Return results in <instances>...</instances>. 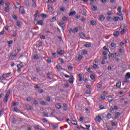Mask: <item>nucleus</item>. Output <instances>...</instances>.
Here are the masks:
<instances>
[{
    "label": "nucleus",
    "mask_w": 130,
    "mask_h": 130,
    "mask_svg": "<svg viewBox=\"0 0 130 130\" xmlns=\"http://www.w3.org/2000/svg\"><path fill=\"white\" fill-rule=\"evenodd\" d=\"M19 52V50H15L12 53H11L9 56L10 59H13V58H15L16 56H17V54H18V53Z\"/></svg>",
    "instance_id": "1"
},
{
    "label": "nucleus",
    "mask_w": 130,
    "mask_h": 130,
    "mask_svg": "<svg viewBox=\"0 0 130 130\" xmlns=\"http://www.w3.org/2000/svg\"><path fill=\"white\" fill-rule=\"evenodd\" d=\"M120 29H121L120 34L122 35H124L125 34V32H126V26L124 24H121L120 27Z\"/></svg>",
    "instance_id": "2"
},
{
    "label": "nucleus",
    "mask_w": 130,
    "mask_h": 130,
    "mask_svg": "<svg viewBox=\"0 0 130 130\" xmlns=\"http://www.w3.org/2000/svg\"><path fill=\"white\" fill-rule=\"evenodd\" d=\"M17 67L18 68L17 72L18 73H21V72H22V69L24 68V64H23V62H21L19 64H18Z\"/></svg>",
    "instance_id": "3"
},
{
    "label": "nucleus",
    "mask_w": 130,
    "mask_h": 130,
    "mask_svg": "<svg viewBox=\"0 0 130 130\" xmlns=\"http://www.w3.org/2000/svg\"><path fill=\"white\" fill-rule=\"evenodd\" d=\"M11 93V90H9L8 92L6 93V94L5 95V98L4 99V101H5L6 103L8 102L9 101V97H10V93Z\"/></svg>",
    "instance_id": "4"
},
{
    "label": "nucleus",
    "mask_w": 130,
    "mask_h": 130,
    "mask_svg": "<svg viewBox=\"0 0 130 130\" xmlns=\"http://www.w3.org/2000/svg\"><path fill=\"white\" fill-rule=\"evenodd\" d=\"M74 80H75V78L74 77V76L71 75L68 81L70 84H73L74 83Z\"/></svg>",
    "instance_id": "5"
},
{
    "label": "nucleus",
    "mask_w": 130,
    "mask_h": 130,
    "mask_svg": "<svg viewBox=\"0 0 130 130\" xmlns=\"http://www.w3.org/2000/svg\"><path fill=\"white\" fill-rule=\"evenodd\" d=\"M64 53V51L60 49V48L58 49L57 54L58 55H62Z\"/></svg>",
    "instance_id": "6"
},
{
    "label": "nucleus",
    "mask_w": 130,
    "mask_h": 130,
    "mask_svg": "<svg viewBox=\"0 0 130 130\" xmlns=\"http://www.w3.org/2000/svg\"><path fill=\"white\" fill-rule=\"evenodd\" d=\"M95 121H98V122H100V121L102 120V118H101V117L99 115L96 116L95 118Z\"/></svg>",
    "instance_id": "7"
},
{
    "label": "nucleus",
    "mask_w": 130,
    "mask_h": 130,
    "mask_svg": "<svg viewBox=\"0 0 130 130\" xmlns=\"http://www.w3.org/2000/svg\"><path fill=\"white\" fill-rule=\"evenodd\" d=\"M10 76H11V73H7L6 74H3L2 75V77L4 79H6V78H9L10 77Z\"/></svg>",
    "instance_id": "8"
},
{
    "label": "nucleus",
    "mask_w": 130,
    "mask_h": 130,
    "mask_svg": "<svg viewBox=\"0 0 130 130\" xmlns=\"http://www.w3.org/2000/svg\"><path fill=\"white\" fill-rule=\"evenodd\" d=\"M82 58H83V57L82 56V55L81 54H79L78 56L77 57L76 60H77V61H81Z\"/></svg>",
    "instance_id": "9"
},
{
    "label": "nucleus",
    "mask_w": 130,
    "mask_h": 130,
    "mask_svg": "<svg viewBox=\"0 0 130 130\" xmlns=\"http://www.w3.org/2000/svg\"><path fill=\"white\" fill-rule=\"evenodd\" d=\"M25 106L29 109V110H33V107H32V106L29 104H26L25 105Z\"/></svg>",
    "instance_id": "10"
},
{
    "label": "nucleus",
    "mask_w": 130,
    "mask_h": 130,
    "mask_svg": "<svg viewBox=\"0 0 130 130\" xmlns=\"http://www.w3.org/2000/svg\"><path fill=\"white\" fill-rule=\"evenodd\" d=\"M113 35L115 37H118L119 36V31H114L113 33Z\"/></svg>",
    "instance_id": "11"
},
{
    "label": "nucleus",
    "mask_w": 130,
    "mask_h": 130,
    "mask_svg": "<svg viewBox=\"0 0 130 130\" xmlns=\"http://www.w3.org/2000/svg\"><path fill=\"white\" fill-rule=\"evenodd\" d=\"M117 15L120 16L118 17V20H119V21H122L123 20V16H122L121 14H119V13H117Z\"/></svg>",
    "instance_id": "12"
},
{
    "label": "nucleus",
    "mask_w": 130,
    "mask_h": 130,
    "mask_svg": "<svg viewBox=\"0 0 130 130\" xmlns=\"http://www.w3.org/2000/svg\"><path fill=\"white\" fill-rule=\"evenodd\" d=\"M90 24L92 26H96L97 25V22L95 20H91L90 21Z\"/></svg>",
    "instance_id": "13"
},
{
    "label": "nucleus",
    "mask_w": 130,
    "mask_h": 130,
    "mask_svg": "<svg viewBox=\"0 0 130 130\" xmlns=\"http://www.w3.org/2000/svg\"><path fill=\"white\" fill-rule=\"evenodd\" d=\"M99 20L101 21L105 20V16H104V15H100L99 16Z\"/></svg>",
    "instance_id": "14"
},
{
    "label": "nucleus",
    "mask_w": 130,
    "mask_h": 130,
    "mask_svg": "<svg viewBox=\"0 0 130 130\" xmlns=\"http://www.w3.org/2000/svg\"><path fill=\"white\" fill-rule=\"evenodd\" d=\"M106 117L108 119H110V118H112V114L109 113L107 114Z\"/></svg>",
    "instance_id": "15"
},
{
    "label": "nucleus",
    "mask_w": 130,
    "mask_h": 130,
    "mask_svg": "<svg viewBox=\"0 0 130 130\" xmlns=\"http://www.w3.org/2000/svg\"><path fill=\"white\" fill-rule=\"evenodd\" d=\"M82 76H83V74H82V73H80L78 75L79 82H82Z\"/></svg>",
    "instance_id": "16"
},
{
    "label": "nucleus",
    "mask_w": 130,
    "mask_h": 130,
    "mask_svg": "<svg viewBox=\"0 0 130 130\" xmlns=\"http://www.w3.org/2000/svg\"><path fill=\"white\" fill-rule=\"evenodd\" d=\"M55 107H56L57 109H60V108H61V105H60V104L58 103V104H56Z\"/></svg>",
    "instance_id": "17"
},
{
    "label": "nucleus",
    "mask_w": 130,
    "mask_h": 130,
    "mask_svg": "<svg viewBox=\"0 0 130 130\" xmlns=\"http://www.w3.org/2000/svg\"><path fill=\"white\" fill-rule=\"evenodd\" d=\"M11 105L12 106H18V105H19V102H16L12 103Z\"/></svg>",
    "instance_id": "18"
},
{
    "label": "nucleus",
    "mask_w": 130,
    "mask_h": 130,
    "mask_svg": "<svg viewBox=\"0 0 130 130\" xmlns=\"http://www.w3.org/2000/svg\"><path fill=\"white\" fill-rule=\"evenodd\" d=\"M68 105L67 104H63V110L64 111H66V110H68Z\"/></svg>",
    "instance_id": "19"
},
{
    "label": "nucleus",
    "mask_w": 130,
    "mask_h": 130,
    "mask_svg": "<svg viewBox=\"0 0 130 130\" xmlns=\"http://www.w3.org/2000/svg\"><path fill=\"white\" fill-rule=\"evenodd\" d=\"M84 46L85 47H92V45H91V43H88V44H85Z\"/></svg>",
    "instance_id": "20"
},
{
    "label": "nucleus",
    "mask_w": 130,
    "mask_h": 130,
    "mask_svg": "<svg viewBox=\"0 0 130 130\" xmlns=\"http://www.w3.org/2000/svg\"><path fill=\"white\" fill-rule=\"evenodd\" d=\"M121 86V82H118L116 84V86L117 87V88H120Z\"/></svg>",
    "instance_id": "21"
},
{
    "label": "nucleus",
    "mask_w": 130,
    "mask_h": 130,
    "mask_svg": "<svg viewBox=\"0 0 130 130\" xmlns=\"http://www.w3.org/2000/svg\"><path fill=\"white\" fill-rule=\"evenodd\" d=\"M7 42L9 44L8 46L11 47V46H12V44H13V40L8 41Z\"/></svg>",
    "instance_id": "22"
},
{
    "label": "nucleus",
    "mask_w": 130,
    "mask_h": 130,
    "mask_svg": "<svg viewBox=\"0 0 130 130\" xmlns=\"http://www.w3.org/2000/svg\"><path fill=\"white\" fill-rule=\"evenodd\" d=\"M69 16H75V15H76V11H72V12H71L70 13H69Z\"/></svg>",
    "instance_id": "23"
},
{
    "label": "nucleus",
    "mask_w": 130,
    "mask_h": 130,
    "mask_svg": "<svg viewBox=\"0 0 130 130\" xmlns=\"http://www.w3.org/2000/svg\"><path fill=\"white\" fill-rule=\"evenodd\" d=\"M80 36L83 39H85V38H86V37L85 36V34L83 32H81Z\"/></svg>",
    "instance_id": "24"
},
{
    "label": "nucleus",
    "mask_w": 130,
    "mask_h": 130,
    "mask_svg": "<svg viewBox=\"0 0 130 130\" xmlns=\"http://www.w3.org/2000/svg\"><path fill=\"white\" fill-rule=\"evenodd\" d=\"M125 78H127V79H130V73L128 72L126 74L125 76Z\"/></svg>",
    "instance_id": "25"
},
{
    "label": "nucleus",
    "mask_w": 130,
    "mask_h": 130,
    "mask_svg": "<svg viewBox=\"0 0 130 130\" xmlns=\"http://www.w3.org/2000/svg\"><path fill=\"white\" fill-rule=\"evenodd\" d=\"M71 123L74 124V125H78V123H77V121L75 120H72Z\"/></svg>",
    "instance_id": "26"
},
{
    "label": "nucleus",
    "mask_w": 130,
    "mask_h": 130,
    "mask_svg": "<svg viewBox=\"0 0 130 130\" xmlns=\"http://www.w3.org/2000/svg\"><path fill=\"white\" fill-rule=\"evenodd\" d=\"M12 17L13 19H14V20H18V17L16 16V15H15L14 14H13L12 15Z\"/></svg>",
    "instance_id": "27"
},
{
    "label": "nucleus",
    "mask_w": 130,
    "mask_h": 130,
    "mask_svg": "<svg viewBox=\"0 0 130 130\" xmlns=\"http://www.w3.org/2000/svg\"><path fill=\"white\" fill-rule=\"evenodd\" d=\"M5 12H6V13L10 12V7H5Z\"/></svg>",
    "instance_id": "28"
},
{
    "label": "nucleus",
    "mask_w": 130,
    "mask_h": 130,
    "mask_svg": "<svg viewBox=\"0 0 130 130\" xmlns=\"http://www.w3.org/2000/svg\"><path fill=\"white\" fill-rule=\"evenodd\" d=\"M111 124L112 125V126H116L117 125V122H114L111 121Z\"/></svg>",
    "instance_id": "29"
},
{
    "label": "nucleus",
    "mask_w": 130,
    "mask_h": 130,
    "mask_svg": "<svg viewBox=\"0 0 130 130\" xmlns=\"http://www.w3.org/2000/svg\"><path fill=\"white\" fill-rule=\"evenodd\" d=\"M38 24L39 25H41V26H43V21L42 20H40L38 21Z\"/></svg>",
    "instance_id": "30"
},
{
    "label": "nucleus",
    "mask_w": 130,
    "mask_h": 130,
    "mask_svg": "<svg viewBox=\"0 0 130 130\" xmlns=\"http://www.w3.org/2000/svg\"><path fill=\"white\" fill-rule=\"evenodd\" d=\"M62 21H63L64 22H67V21H68V18H67V17H66V16H63V17L62 18Z\"/></svg>",
    "instance_id": "31"
},
{
    "label": "nucleus",
    "mask_w": 130,
    "mask_h": 130,
    "mask_svg": "<svg viewBox=\"0 0 130 130\" xmlns=\"http://www.w3.org/2000/svg\"><path fill=\"white\" fill-rule=\"evenodd\" d=\"M41 16L44 19H45V18H47V14H41Z\"/></svg>",
    "instance_id": "32"
},
{
    "label": "nucleus",
    "mask_w": 130,
    "mask_h": 130,
    "mask_svg": "<svg viewBox=\"0 0 130 130\" xmlns=\"http://www.w3.org/2000/svg\"><path fill=\"white\" fill-rule=\"evenodd\" d=\"M108 101L109 102H112V101H113V100L112 99V97L109 96L108 98Z\"/></svg>",
    "instance_id": "33"
},
{
    "label": "nucleus",
    "mask_w": 130,
    "mask_h": 130,
    "mask_svg": "<svg viewBox=\"0 0 130 130\" xmlns=\"http://www.w3.org/2000/svg\"><path fill=\"white\" fill-rule=\"evenodd\" d=\"M34 59H39V56H38V55L36 54L34 56Z\"/></svg>",
    "instance_id": "34"
},
{
    "label": "nucleus",
    "mask_w": 130,
    "mask_h": 130,
    "mask_svg": "<svg viewBox=\"0 0 130 130\" xmlns=\"http://www.w3.org/2000/svg\"><path fill=\"white\" fill-rule=\"evenodd\" d=\"M16 25L17 27H21V22L20 21H17L16 22Z\"/></svg>",
    "instance_id": "35"
},
{
    "label": "nucleus",
    "mask_w": 130,
    "mask_h": 130,
    "mask_svg": "<svg viewBox=\"0 0 130 130\" xmlns=\"http://www.w3.org/2000/svg\"><path fill=\"white\" fill-rule=\"evenodd\" d=\"M112 57H113V54L110 53V52L109 51V59H111Z\"/></svg>",
    "instance_id": "36"
},
{
    "label": "nucleus",
    "mask_w": 130,
    "mask_h": 130,
    "mask_svg": "<svg viewBox=\"0 0 130 130\" xmlns=\"http://www.w3.org/2000/svg\"><path fill=\"white\" fill-rule=\"evenodd\" d=\"M12 35L13 37H16L17 36V31H15L12 34Z\"/></svg>",
    "instance_id": "37"
},
{
    "label": "nucleus",
    "mask_w": 130,
    "mask_h": 130,
    "mask_svg": "<svg viewBox=\"0 0 130 130\" xmlns=\"http://www.w3.org/2000/svg\"><path fill=\"white\" fill-rule=\"evenodd\" d=\"M43 115H44V116H45L46 117H48V113H46V112H43Z\"/></svg>",
    "instance_id": "38"
},
{
    "label": "nucleus",
    "mask_w": 130,
    "mask_h": 130,
    "mask_svg": "<svg viewBox=\"0 0 130 130\" xmlns=\"http://www.w3.org/2000/svg\"><path fill=\"white\" fill-rule=\"evenodd\" d=\"M56 21V17H54L51 19V22H55Z\"/></svg>",
    "instance_id": "39"
},
{
    "label": "nucleus",
    "mask_w": 130,
    "mask_h": 130,
    "mask_svg": "<svg viewBox=\"0 0 130 130\" xmlns=\"http://www.w3.org/2000/svg\"><path fill=\"white\" fill-rule=\"evenodd\" d=\"M118 56V54L117 53H115L113 54V57L116 58V57Z\"/></svg>",
    "instance_id": "40"
},
{
    "label": "nucleus",
    "mask_w": 130,
    "mask_h": 130,
    "mask_svg": "<svg viewBox=\"0 0 130 130\" xmlns=\"http://www.w3.org/2000/svg\"><path fill=\"white\" fill-rule=\"evenodd\" d=\"M124 83H129V80H128V78H125L124 79Z\"/></svg>",
    "instance_id": "41"
},
{
    "label": "nucleus",
    "mask_w": 130,
    "mask_h": 130,
    "mask_svg": "<svg viewBox=\"0 0 130 130\" xmlns=\"http://www.w3.org/2000/svg\"><path fill=\"white\" fill-rule=\"evenodd\" d=\"M34 88H35L36 89H40V84H37L36 86H34Z\"/></svg>",
    "instance_id": "42"
},
{
    "label": "nucleus",
    "mask_w": 130,
    "mask_h": 130,
    "mask_svg": "<svg viewBox=\"0 0 130 130\" xmlns=\"http://www.w3.org/2000/svg\"><path fill=\"white\" fill-rule=\"evenodd\" d=\"M93 69L97 70V69H98V66L96 64H93Z\"/></svg>",
    "instance_id": "43"
},
{
    "label": "nucleus",
    "mask_w": 130,
    "mask_h": 130,
    "mask_svg": "<svg viewBox=\"0 0 130 130\" xmlns=\"http://www.w3.org/2000/svg\"><path fill=\"white\" fill-rule=\"evenodd\" d=\"M39 15V11H36V14L34 15L35 18H37V16Z\"/></svg>",
    "instance_id": "44"
},
{
    "label": "nucleus",
    "mask_w": 130,
    "mask_h": 130,
    "mask_svg": "<svg viewBox=\"0 0 130 130\" xmlns=\"http://www.w3.org/2000/svg\"><path fill=\"white\" fill-rule=\"evenodd\" d=\"M83 51V54L84 55H86V54H88V51L87 50H84Z\"/></svg>",
    "instance_id": "45"
},
{
    "label": "nucleus",
    "mask_w": 130,
    "mask_h": 130,
    "mask_svg": "<svg viewBox=\"0 0 130 130\" xmlns=\"http://www.w3.org/2000/svg\"><path fill=\"white\" fill-rule=\"evenodd\" d=\"M56 68H57V70H61V67L60 66L59 64L57 65Z\"/></svg>",
    "instance_id": "46"
},
{
    "label": "nucleus",
    "mask_w": 130,
    "mask_h": 130,
    "mask_svg": "<svg viewBox=\"0 0 130 130\" xmlns=\"http://www.w3.org/2000/svg\"><path fill=\"white\" fill-rule=\"evenodd\" d=\"M86 94H91V90L90 89H88L86 90Z\"/></svg>",
    "instance_id": "47"
},
{
    "label": "nucleus",
    "mask_w": 130,
    "mask_h": 130,
    "mask_svg": "<svg viewBox=\"0 0 130 130\" xmlns=\"http://www.w3.org/2000/svg\"><path fill=\"white\" fill-rule=\"evenodd\" d=\"M118 17H115L113 19V20L114 21V22H117V21H118Z\"/></svg>",
    "instance_id": "48"
},
{
    "label": "nucleus",
    "mask_w": 130,
    "mask_h": 130,
    "mask_svg": "<svg viewBox=\"0 0 130 130\" xmlns=\"http://www.w3.org/2000/svg\"><path fill=\"white\" fill-rule=\"evenodd\" d=\"M31 101H32V98H31V97L27 98L26 101L30 102Z\"/></svg>",
    "instance_id": "49"
},
{
    "label": "nucleus",
    "mask_w": 130,
    "mask_h": 130,
    "mask_svg": "<svg viewBox=\"0 0 130 130\" xmlns=\"http://www.w3.org/2000/svg\"><path fill=\"white\" fill-rule=\"evenodd\" d=\"M91 3H90V5L91 6H93V5H94L93 4V3H95V2H96V0H90Z\"/></svg>",
    "instance_id": "50"
},
{
    "label": "nucleus",
    "mask_w": 130,
    "mask_h": 130,
    "mask_svg": "<svg viewBox=\"0 0 130 130\" xmlns=\"http://www.w3.org/2000/svg\"><path fill=\"white\" fill-rule=\"evenodd\" d=\"M80 121H81V122H83L84 121V117H80V119H79Z\"/></svg>",
    "instance_id": "51"
},
{
    "label": "nucleus",
    "mask_w": 130,
    "mask_h": 130,
    "mask_svg": "<svg viewBox=\"0 0 130 130\" xmlns=\"http://www.w3.org/2000/svg\"><path fill=\"white\" fill-rule=\"evenodd\" d=\"M47 77H48V79H51V74H47Z\"/></svg>",
    "instance_id": "52"
},
{
    "label": "nucleus",
    "mask_w": 130,
    "mask_h": 130,
    "mask_svg": "<svg viewBox=\"0 0 130 130\" xmlns=\"http://www.w3.org/2000/svg\"><path fill=\"white\" fill-rule=\"evenodd\" d=\"M5 6H6L7 7H10L11 6V4H10L9 3L6 2L5 3Z\"/></svg>",
    "instance_id": "53"
},
{
    "label": "nucleus",
    "mask_w": 130,
    "mask_h": 130,
    "mask_svg": "<svg viewBox=\"0 0 130 130\" xmlns=\"http://www.w3.org/2000/svg\"><path fill=\"white\" fill-rule=\"evenodd\" d=\"M68 70H70V71H73V66H69L68 67Z\"/></svg>",
    "instance_id": "54"
},
{
    "label": "nucleus",
    "mask_w": 130,
    "mask_h": 130,
    "mask_svg": "<svg viewBox=\"0 0 130 130\" xmlns=\"http://www.w3.org/2000/svg\"><path fill=\"white\" fill-rule=\"evenodd\" d=\"M83 81H84L85 83H87V82H88V79H87V78H83Z\"/></svg>",
    "instance_id": "55"
},
{
    "label": "nucleus",
    "mask_w": 130,
    "mask_h": 130,
    "mask_svg": "<svg viewBox=\"0 0 130 130\" xmlns=\"http://www.w3.org/2000/svg\"><path fill=\"white\" fill-rule=\"evenodd\" d=\"M59 60L60 61V62H61V63H64V61H63V59L62 58H59Z\"/></svg>",
    "instance_id": "56"
},
{
    "label": "nucleus",
    "mask_w": 130,
    "mask_h": 130,
    "mask_svg": "<svg viewBox=\"0 0 130 130\" xmlns=\"http://www.w3.org/2000/svg\"><path fill=\"white\" fill-rule=\"evenodd\" d=\"M90 79H91V80H94L95 79V76H94V75H91Z\"/></svg>",
    "instance_id": "57"
},
{
    "label": "nucleus",
    "mask_w": 130,
    "mask_h": 130,
    "mask_svg": "<svg viewBox=\"0 0 130 130\" xmlns=\"http://www.w3.org/2000/svg\"><path fill=\"white\" fill-rule=\"evenodd\" d=\"M14 111H15V112H18V110H19V109H18V108L17 107H15L13 109Z\"/></svg>",
    "instance_id": "58"
},
{
    "label": "nucleus",
    "mask_w": 130,
    "mask_h": 130,
    "mask_svg": "<svg viewBox=\"0 0 130 130\" xmlns=\"http://www.w3.org/2000/svg\"><path fill=\"white\" fill-rule=\"evenodd\" d=\"M48 9L49 10V11H52V7H50V6H48Z\"/></svg>",
    "instance_id": "59"
},
{
    "label": "nucleus",
    "mask_w": 130,
    "mask_h": 130,
    "mask_svg": "<svg viewBox=\"0 0 130 130\" xmlns=\"http://www.w3.org/2000/svg\"><path fill=\"white\" fill-rule=\"evenodd\" d=\"M110 3L112 4H115V3H116V0H110Z\"/></svg>",
    "instance_id": "60"
},
{
    "label": "nucleus",
    "mask_w": 130,
    "mask_h": 130,
    "mask_svg": "<svg viewBox=\"0 0 130 130\" xmlns=\"http://www.w3.org/2000/svg\"><path fill=\"white\" fill-rule=\"evenodd\" d=\"M97 87L99 89H101L102 88V84H98Z\"/></svg>",
    "instance_id": "61"
},
{
    "label": "nucleus",
    "mask_w": 130,
    "mask_h": 130,
    "mask_svg": "<svg viewBox=\"0 0 130 130\" xmlns=\"http://www.w3.org/2000/svg\"><path fill=\"white\" fill-rule=\"evenodd\" d=\"M47 61L49 63H51V58H48V59H47Z\"/></svg>",
    "instance_id": "62"
},
{
    "label": "nucleus",
    "mask_w": 130,
    "mask_h": 130,
    "mask_svg": "<svg viewBox=\"0 0 130 130\" xmlns=\"http://www.w3.org/2000/svg\"><path fill=\"white\" fill-rule=\"evenodd\" d=\"M39 127H40V126H39V125H36V126H35V129H39Z\"/></svg>",
    "instance_id": "63"
},
{
    "label": "nucleus",
    "mask_w": 130,
    "mask_h": 130,
    "mask_svg": "<svg viewBox=\"0 0 130 130\" xmlns=\"http://www.w3.org/2000/svg\"><path fill=\"white\" fill-rule=\"evenodd\" d=\"M40 39H45V36L42 35V36H41L40 37Z\"/></svg>",
    "instance_id": "64"
}]
</instances>
